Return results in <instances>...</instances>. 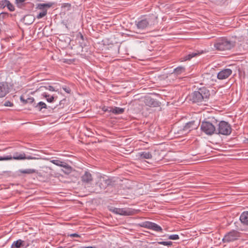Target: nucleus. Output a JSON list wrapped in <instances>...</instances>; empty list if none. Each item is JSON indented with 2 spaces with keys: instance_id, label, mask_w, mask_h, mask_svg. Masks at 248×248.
I'll return each instance as SVG.
<instances>
[{
  "instance_id": "1",
  "label": "nucleus",
  "mask_w": 248,
  "mask_h": 248,
  "mask_svg": "<svg viewBox=\"0 0 248 248\" xmlns=\"http://www.w3.org/2000/svg\"><path fill=\"white\" fill-rule=\"evenodd\" d=\"M210 96L209 90L205 87H202L192 93L189 95V99L193 103L202 105L203 103L207 102Z\"/></svg>"
},
{
  "instance_id": "2",
  "label": "nucleus",
  "mask_w": 248,
  "mask_h": 248,
  "mask_svg": "<svg viewBox=\"0 0 248 248\" xmlns=\"http://www.w3.org/2000/svg\"><path fill=\"white\" fill-rule=\"evenodd\" d=\"M55 4L56 3L53 1L36 3L35 4L36 10L34 11L36 15L34 16V18L39 19L45 17L47 15V10Z\"/></svg>"
},
{
  "instance_id": "3",
  "label": "nucleus",
  "mask_w": 248,
  "mask_h": 248,
  "mask_svg": "<svg viewBox=\"0 0 248 248\" xmlns=\"http://www.w3.org/2000/svg\"><path fill=\"white\" fill-rule=\"evenodd\" d=\"M155 20L154 16H144L138 18L135 24L138 29L144 30L154 25Z\"/></svg>"
},
{
  "instance_id": "4",
  "label": "nucleus",
  "mask_w": 248,
  "mask_h": 248,
  "mask_svg": "<svg viewBox=\"0 0 248 248\" xmlns=\"http://www.w3.org/2000/svg\"><path fill=\"white\" fill-rule=\"evenodd\" d=\"M235 46V42L226 38H221L214 44L216 49L220 51L230 50Z\"/></svg>"
},
{
  "instance_id": "5",
  "label": "nucleus",
  "mask_w": 248,
  "mask_h": 248,
  "mask_svg": "<svg viewBox=\"0 0 248 248\" xmlns=\"http://www.w3.org/2000/svg\"><path fill=\"white\" fill-rule=\"evenodd\" d=\"M217 121L214 123L218 126L216 128V134H221L223 135H229L232 132V127L231 125L224 121H221L217 124Z\"/></svg>"
},
{
  "instance_id": "6",
  "label": "nucleus",
  "mask_w": 248,
  "mask_h": 248,
  "mask_svg": "<svg viewBox=\"0 0 248 248\" xmlns=\"http://www.w3.org/2000/svg\"><path fill=\"white\" fill-rule=\"evenodd\" d=\"M201 130L206 135L211 136L215 133L216 134V125L215 123L203 121L201 123Z\"/></svg>"
},
{
  "instance_id": "7",
  "label": "nucleus",
  "mask_w": 248,
  "mask_h": 248,
  "mask_svg": "<svg viewBox=\"0 0 248 248\" xmlns=\"http://www.w3.org/2000/svg\"><path fill=\"white\" fill-rule=\"evenodd\" d=\"M51 173V168L44 164L36 173V175H34V177H36L39 181H44L45 179L50 176Z\"/></svg>"
},
{
  "instance_id": "8",
  "label": "nucleus",
  "mask_w": 248,
  "mask_h": 248,
  "mask_svg": "<svg viewBox=\"0 0 248 248\" xmlns=\"http://www.w3.org/2000/svg\"><path fill=\"white\" fill-rule=\"evenodd\" d=\"M241 236V233L236 230H232L227 233L222 239L223 243H230L237 240Z\"/></svg>"
},
{
  "instance_id": "9",
  "label": "nucleus",
  "mask_w": 248,
  "mask_h": 248,
  "mask_svg": "<svg viewBox=\"0 0 248 248\" xmlns=\"http://www.w3.org/2000/svg\"><path fill=\"white\" fill-rule=\"evenodd\" d=\"M44 164V161L43 159L32 156V165L34 167V168L32 169V178L33 179H35L34 175H36V173Z\"/></svg>"
},
{
  "instance_id": "10",
  "label": "nucleus",
  "mask_w": 248,
  "mask_h": 248,
  "mask_svg": "<svg viewBox=\"0 0 248 248\" xmlns=\"http://www.w3.org/2000/svg\"><path fill=\"white\" fill-rule=\"evenodd\" d=\"M140 226L143 228L152 230L156 232H163V229L161 227L154 222L145 221L140 224Z\"/></svg>"
},
{
  "instance_id": "11",
  "label": "nucleus",
  "mask_w": 248,
  "mask_h": 248,
  "mask_svg": "<svg viewBox=\"0 0 248 248\" xmlns=\"http://www.w3.org/2000/svg\"><path fill=\"white\" fill-rule=\"evenodd\" d=\"M104 177H101L95 183L94 188L93 192L95 193H100L105 190L106 186L104 183Z\"/></svg>"
},
{
  "instance_id": "12",
  "label": "nucleus",
  "mask_w": 248,
  "mask_h": 248,
  "mask_svg": "<svg viewBox=\"0 0 248 248\" xmlns=\"http://www.w3.org/2000/svg\"><path fill=\"white\" fill-rule=\"evenodd\" d=\"M206 52L205 51L202 50H195L193 52H190L188 55L184 57L181 62H184L186 61H190L192 58H197L201 56L202 54Z\"/></svg>"
},
{
  "instance_id": "13",
  "label": "nucleus",
  "mask_w": 248,
  "mask_h": 248,
  "mask_svg": "<svg viewBox=\"0 0 248 248\" xmlns=\"http://www.w3.org/2000/svg\"><path fill=\"white\" fill-rule=\"evenodd\" d=\"M14 159L16 160H20L26 158L25 154L24 153L21 154L17 152L13 154V156L7 155L5 156H0V161L2 160H8L11 159Z\"/></svg>"
},
{
  "instance_id": "14",
  "label": "nucleus",
  "mask_w": 248,
  "mask_h": 248,
  "mask_svg": "<svg viewBox=\"0 0 248 248\" xmlns=\"http://www.w3.org/2000/svg\"><path fill=\"white\" fill-rule=\"evenodd\" d=\"M198 127L195 121H192L186 124L183 128L180 130L182 132L188 133L192 130L196 129Z\"/></svg>"
},
{
  "instance_id": "15",
  "label": "nucleus",
  "mask_w": 248,
  "mask_h": 248,
  "mask_svg": "<svg viewBox=\"0 0 248 248\" xmlns=\"http://www.w3.org/2000/svg\"><path fill=\"white\" fill-rule=\"evenodd\" d=\"M9 92L8 84L6 82L0 83V98L4 97Z\"/></svg>"
},
{
  "instance_id": "16",
  "label": "nucleus",
  "mask_w": 248,
  "mask_h": 248,
  "mask_svg": "<svg viewBox=\"0 0 248 248\" xmlns=\"http://www.w3.org/2000/svg\"><path fill=\"white\" fill-rule=\"evenodd\" d=\"M144 102L146 105L151 107H156L160 106V103L150 96L146 97Z\"/></svg>"
},
{
  "instance_id": "17",
  "label": "nucleus",
  "mask_w": 248,
  "mask_h": 248,
  "mask_svg": "<svg viewBox=\"0 0 248 248\" xmlns=\"http://www.w3.org/2000/svg\"><path fill=\"white\" fill-rule=\"evenodd\" d=\"M232 73V71L230 69H225L220 71L217 76L218 79H224L228 78Z\"/></svg>"
},
{
  "instance_id": "18",
  "label": "nucleus",
  "mask_w": 248,
  "mask_h": 248,
  "mask_svg": "<svg viewBox=\"0 0 248 248\" xmlns=\"http://www.w3.org/2000/svg\"><path fill=\"white\" fill-rule=\"evenodd\" d=\"M81 181L83 183L85 184H90L93 181V177L91 173L88 171H86L84 174L81 176Z\"/></svg>"
},
{
  "instance_id": "19",
  "label": "nucleus",
  "mask_w": 248,
  "mask_h": 248,
  "mask_svg": "<svg viewBox=\"0 0 248 248\" xmlns=\"http://www.w3.org/2000/svg\"><path fill=\"white\" fill-rule=\"evenodd\" d=\"M28 246H29V244L26 245L24 241L19 239L13 242L11 248H23Z\"/></svg>"
},
{
  "instance_id": "20",
  "label": "nucleus",
  "mask_w": 248,
  "mask_h": 248,
  "mask_svg": "<svg viewBox=\"0 0 248 248\" xmlns=\"http://www.w3.org/2000/svg\"><path fill=\"white\" fill-rule=\"evenodd\" d=\"M34 99L32 97V105L37 110L41 111L42 108H47L46 105L43 102H40L37 104L34 102Z\"/></svg>"
},
{
  "instance_id": "21",
  "label": "nucleus",
  "mask_w": 248,
  "mask_h": 248,
  "mask_svg": "<svg viewBox=\"0 0 248 248\" xmlns=\"http://www.w3.org/2000/svg\"><path fill=\"white\" fill-rule=\"evenodd\" d=\"M239 219L243 225L248 226V211L243 212L241 214Z\"/></svg>"
},
{
  "instance_id": "22",
  "label": "nucleus",
  "mask_w": 248,
  "mask_h": 248,
  "mask_svg": "<svg viewBox=\"0 0 248 248\" xmlns=\"http://www.w3.org/2000/svg\"><path fill=\"white\" fill-rule=\"evenodd\" d=\"M46 86H40L38 88V86H37L35 88V90L32 92V94L34 93L35 92H39L42 95H43L46 98V97H48L49 95H47V93H46Z\"/></svg>"
},
{
  "instance_id": "23",
  "label": "nucleus",
  "mask_w": 248,
  "mask_h": 248,
  "mask_svg": "<svg viewBox=\"0 0 248 248\" xmlns=\"http://www.w3.org/2000/svg\"><path fill=\"white\" fill-rule=\"evenodd\" d=\"M119 214L122 216H130L134 214L135 212L134 210L129 209L125 208H120L118 210Z\"/></svg>"
},
{
  "instance_id": "24",
  "label": "nucleus",
  "mask_w": 248,
  "mask_h": 248,
  "mask_svg": "<svg viewBox=\"0 0 248 248\" xmlns=\"http://www.w3.org/2000/svg\"><path fill=\"white\" fill-rule=\"evenodd\" d=\"M138 156L140 159H151L152 155L150 152H141L138 153Z\"/></svg>"
},
{
  "instance_id": "25",
  "label": "nucleus",
  "mask_w": 248,
  "mask_h": 248,
  "mask_svg": "<svg viewBox=\"0 0 248 248\" xmlns=\"http://www.w3.org/2000/svg\"><path fill=\"white\" fill-rule=\"evenodd\" d=\"M62 170L66 174H69L72 171V168L67 163L64 162Z\"/></svg>"
},
{
  "instance_id": "26",
  "label": "nucleus",
  "mask_w": 248,
  "mask_h": 248,
  "mask_svg": "<svg viewBox=\"0 0 248 248\" xmlns=\"http://www.w3.org/2000/svg\"><path fill=\"white\" fill-rule=\"evenodd\" d=\"M186 71V69L185 67L182 66H180L176 67L173 69L172 74H174L175 75H181L184 73H185Z\"/></svg>"
},
{
  "instance_id": "27",
  "label": "nucleus",
  "mask_w": 248,
  "mask_h": 248,
  "mask_svg": "<svg viewBox=\"0 0 248 248\" xmlns=\"http://www.w3.org/2000/svg\"><path fill=\"white\" fill-rule=\"evenodd\" d=\"M124 109L119 107L110 108V112H112L115 114H120L124 113Z\"/></svg>"
},
{
  "instance_id": "28",
  "label": "nucleus",
  "mask_w": 248,
  "mask_h": 248,
  "mask_svg": "<svg viewBox=\"0 0 248 248\" xmlns=\"http://www.w3.org/2000/svg\"><path fill=\"white\" fill-rule=\"evenodd\" d=\"M104 183L106 186V187L109 186H114L115 185V181L113 180L112 179L110 178H105L104 177Z\"/></svg>"
},
{
  "instance_id": "29",
  "label": "nucleus",
  "mask_w": 248,
  "mask_h": 248,
  "mask_svg": "<svg viewBox=\"0 0 248 248\" xmlns=\"http://www.w3.org/2000/svg\"><path fill=\"white\" fill-rule=\"evenodd\" d=\"M50 162H51L52 163L58 166H60V167H62V166H63V163L65 162L64 161H61L60 160H58V159H53V160H50Z\"/></svg>"
},
{
  "instance_id": "30",
  "label": "nucleus",
  "mask_w": 248,
  "mask_h": 248,
  "mask_svg": "<svg viewBox=\"0 0 248 248\" xmlns=\"http://www.w3.org/2000/svg\"><path fill=\"white\" fill-rule=\"evenodd\" d=\"M158 244L167 246L168 247H171L172 245L171 241H160L157 242Z\"/></svg>"
},
{
  "instance_id": "31",
  "label": "nucleus",
  "mask_w": 248,
  "mask_h": 248,
  "mask_svg": "<svg viewBox=\"0 0 248 248\" xmlns=\"http://www.w3.org/2000/svg\"><path fill=\"white\" fill-rule=\"evenodd\" d=\"M9 0H2L0 2V7L1 8H5V7L7 6V4L9 2Z\"/></svg>"
},
{
  "instance_id": "32",
  "label": "nucleus",
  "mask_w": 248,
  "mask_h": 248,
  "mask_svg": "<svg viewBox=\"0 0 248 248\" xmlns=\"http://www.w3.org/2000/svg\"><path fill=\"white\" fill-rule=\"evenodd\" d=\"M20 100L23 103L26 104L29 102V101L31 100V98L29 97L25 98V95H22L20 97Z\"/></svg>"
},
{
  "instance_id": "33",
  "label": "nucleus",
  "mask_w": 248,
  "mask_h": 248,
  "mask_svg": "<svg viewBox=\"0 0 248 248\" xmlns=\"http://www.w3.org/2000/svg\"><path fill=\"white\" fill-rule=\"evenodd\" d=\"M66 101V100L65 98L61 100L59 102V105H57V106H59V108H63L64 106V104H65Z\"/></svg>"
},
{
  "instance_id": "34",
  "label": "nucleus",
  "mask_w": 248,
  "mask_h": 248,
  "mask_svg": "<svg viewBox=\"0 0 248 248\" xmlns=\"http://www.w3.org/2000/svg\"><path fill=\"white\" fill-rule=\"evenodd\" d=\"M168 238L171 240H178L179 239V236L178 234H171L168 236Z\"/></svg>"
},
{
  "instance_id": "35",
  "label": "nucleus",
  "mask_w": 248,
  "mask_h": 248,
  "mask_svg": "<svg viewBox=\"0 0 248 248\" xmlns=\"http://www.w3.org/2000/svg\"><path fill=\"white\" fill-rule=\"evenodd\" d=\"M6 7H7V8L10 11H14L15 10L14 6L12 3H11L10 1H9L8 3L7 4Z\"/></svg>"
},
{
  "instance_id": "36",
  "label": "nucleus",
  "mask_w": 248,
  "mask_h": 248,
  "mask_svg": "<svg viewBox=\"0 0 248 248\" xmlns=\"http://www.w3.org/2000/svg\"><path fill=\"white\" fill-rule=\"evenodd\" d=\"M3 105L5 107H13L14 106V104L11 101L8 100L5 102Z\"/></svg>"
},
{
  "instance_id": "37",
  "label": "nucleus",
  "mask_w": 248,
  "mask_h": 248,
  "mask_svg": "<svg viewBox=\"0 0 248 248\" xmlns=\"http://www.w3.org/2000/svg\"><path fill=\"white\" fill-rule=\"evenodd\" d=\"M25 0H16V3L18 6H21Z\"/></svg>"
},
{
  "instance_id": "38",
  "label": "nucleus",
  "mask_w": 248,
  "mask_h": 248,
  "mask_svg": "<svg viewBox=\"0 0 248 248\" xmlns=\"http://www.w3.org/2000/svg\"><path fill=\"white\" fill-rule=\"evenodd\" d=\"M46 90H48L50 91H55L54 88L52 86H50V85L46 86Z\"/></svg>"
},
{
  "instance_id": "39",
  "label": "nucleus",
  "mask_w": 248,
  "mask_h": 248,
  "mask_svg": "<svg viewBox=\"0 0 248 248\" xmlns=\"http://www.w3.org/2000/svg\"><path fill=\"white\" fill-rule=\"evenodd\" d=\"M62 89L67 93H69L71 92V89L69 87L64 86L62 87Z\"/></svg>"
},
{
  "instance_id": "40",
  "label": "nucleus",
  "mask_w": 248,
  "mask_h": 248,
  "mask_svg": "<svg viewBox=\"0 0 248 248\" xmlns=\"http://www.w3.org/2000/svg\"><path fill=\"white\" fill-rule=\"evenodd\" d=\"M68 236H69L71 237H80L78 234L76 233L68 234Z\"/></svg>"
},
{
  "instance_id": "41",
  "label": "nucleus",
  "mask_w": 248,
  "mask_h": 248,
  "mask_svg": "<svg viewBox=\"0 0 248 248\" xmlns=\"http://www.w3.org/2000/svg\"><path fill=\"white\" fill-rule=\"evenodd\" d=\"M46 100L47 102L52 103L54 101V97L53 96H51L50 98H48L46 97Z\"/></svg>"
},
{
  "instance_id": "42",
  "label": "nucleus",
  "mask_w": 248,
  "mask_h": 248,
  "mask_svg": "<svg viewBox=\"0 0 248 248\" xmlns=\"http://www.w3.org/2000/svg\"><path fill=\"white\" fill-rule=\"evenodd\" d=\"M119 210H120V208H115L113 209V212H114L115 213H116L117 214H119V211H118Z\"/></svg>"
},
{
  "instance_id": "43",
  "label": "nucleus",
  "mask_w": 248,
  "mask_h": 248,
  "mask_svg": "<svg viewBox=\"0 0 248 248\" xmlns=\"http://www.w3.org/2000/svg\"><path fill=\"white\" fill-rule=\"evenodd\" d=\"M22 172L25 173H31V169H28L27 170H24L22 171Z\"/></svg>"
},
{
  "instance_id": "44",
  "label": "nucleus",
  "mask_w": 248,
  "mask_h": 248,
  "mask_svg": "<svg viewBox=\"0 0 248 248\" xmlns=\"http://www.w3.org/2000/svg\"><path fill=\"white\" fill-rule=\"evenodd\" d=\"M110 107H109V108H103V110H104V111H105V112H107V111L110 112V111H109V110H110Z\"/></svg>"
},
{
  "instance_id": "45",
  "label": "nucleus",
  "mask_w": 248,
  "mask_h": 248,
  "mask_svg": "<svg viewBox=\"0 0 248 248\" xmlns=\"http://www.w3.org/2000/svg\"><path fill=\"white\" fill-rule=\"evenodd\" d=\"M32 246L35 247L36 248H40V245L39 244V246H35V244H33L32 245Z\"/></svg>"
},
{
  "instance_id": "46",
  "label": "nucleus",
  "mask_w": 248,
  "mask_h": 248,
  "mask_svg": "<svg viewBox=\"0 0 248 248\" xmlns=\"http://www.w3.org/2000/svg\"><path fill=\"white\" fill-rule=\"evenodd\" d=\"M32 85H33V87H34L36 85H35L34 84H33ZM34 89H35V88H34V87L32 88L31 90H34Z\"/></svg>"
},
{
  "instance_id": "47",
  "label": "nucleus",
  "mask_w": 248,
  "mask_h": 248,
  "mask_svg": "<svg viewBox=\"0 0 248 248\" xmlns=\"http://www.w3.org/2000/svg\"><path fill=\"white\" fill-rule=\"evenodd\" d=\"M81 38L83 39V35H81Z\"/></svg>"
},
{
  "instance_id": "48",
  "label": "nucleus",
  "mask_w": 248,
  "mask_h": 248,
  "mask_svg": "<svg viewBox=\"0 0 248 248\" xmlns=\"http://www.w3.org/2000/svg\"><path fill=\"white\" fill-rule=\"evenodd\" d=\"M116 60H114L113 61H112L111 62H114V61H115Z\"/></svg>"
},
{
  "instance_id": "49",
  "label": "nucleus",
  "mask_w": 248,
  "mask_h": 248,
  "mask_svg": "<svg viewBox=\"0 0 248 248\" xmlns=\"http://www.w3.org/2000/svg\"><path fill=\"white\" fill-rule=\"evenodd\" d=\"M29 159H31V157H28Z\"/></svg>"
},
{
  "instance_id": "50",
  "label": "nucleus",
  "mask_w": 248,
  "mask_h": 248,
  "mask_svg": "<svg viewBox=\"0 0 248 248\" xmlns=\"http://www.w3.org/2000/svg\"><path fill=\"white\" fill-rule=\"evenodd\" d=\"M33 242H34V241L32 240V243H33Z\"/></svg>"
}]
</instances>
